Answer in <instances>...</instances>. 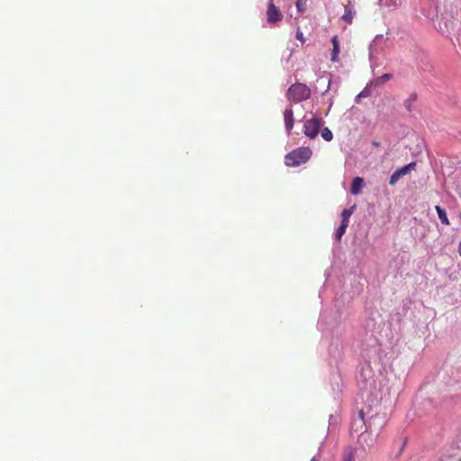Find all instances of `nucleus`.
<instances>
[{
  "mask_svg": "<svg viewBox=\"0 0 461 461\" xmlns=\"http://www.w3.org/2000/svg\"><path fill=\"white\" fill-rule=\"evenodd\" d=\"M296 39L300 41L301 42H304L303 34L300 30H297L296 32Z\"/></svg>",
  "mask_w": 461,
  "mask_h": 461,
  "instance_id": "aec40b11",
  "label": "nucleus"
},
{
  "mask_svg": "<svg viewBox=\"0 0 461 461\" xmlns=\"http://www.w3.org/2000/svg\"><path fill=\"white\" fill-rule=\"evenodd\" d=\"M355 208V206H353L352 208L350 209H344L342 211V213H341V217H342V221L341 223L342 224H347L348 226V221H349V218L350 216L352 215L353 213V209Z\"/></svg>",
  "mask_w": 461,
  "mask_h": 461,
  "instance_id": "ddd939ff",
  "label": "nucleus"
},
{
  "mask_svg": "<svg viewBox=\"0 0 461 461\" xmlns=\"http://www.w3.org/2000/svg\"><path fill=\"white\" fill-rule=\"evenodd\" d=\"M324 122L321 118L313 117L304 122L303 132L310 139H315Z\"/></svg>",
  "mask_w": 461,
  "mask_h": 461,
  "instance_id": "7ed1b4c3",
  "label": "nucleus"
},
{
  "mask_svg": "<svg viewBox=\"0 0 461 461\" xmlns=\"http://www.w3.org/2000/svg\"><path fill=\"white\" fill-rule=\"evenodd\" d=\"M376 441V437L372 434V431H368L367 428L358 437V443L364 447H372Z\"/></svg>",
  "mask_w": 461,
  "mask_h": 461,
  "instance_id": "423d86ee",
  "label": "nucleus"
},
{
  "mask_svg": "<svg viewBox=\"0 0 461 461\" xmlns=\"http://www.w3.org/2000/svg\"><path fill=\"white\" fill-rule=\"evenodd\" d=\"M283 18V14L280 9L275 5L273 0H270L267 5V21L269 23H276L281 21Z\"/></svg>",
  "mask_w": 461,
  "mask_h": 461,
  "instance_id": "39448f33",
  "label": "nucleus"
},
{
  "mask_svg": "<svg viewBox=\"0 0 461 461\" xmlns=\"http://www.w3.org/2000/svg\"><path fill=\"white\" fill-rule=\"evenodd\" d=\"M416 167V162H411L404 167L398 168L395 170L392 176H390L389 184L391 185H394L401 177L409 174L411 171L414 170Z\"/></svg>",
  "mask_w": 461,
  "mask_h": 461,
  "instance_id": "20e7f679",
  "label": "nucleus"
},
{
  "mask_svg": "<svg viewBox=\"0 0 461 461\" xmlns=\"http://www.w3.org/2000/svg\"><path fill=\"white\" fill-rule=\"evenodd\" d=\"M341 461H356V449L348 447L343 450Z\"/></svg>",
  "mask_w": 461,
  "mask_h": 461,
  "instance_id": "9b49d317",
  "label": "nucleus"
},
{
  "mask_svg": "<svg viewBox=\"0 0 461 461\" xmlns=\"http://www.w3.org/2000/svg\"><path fill=\"white\" fill-rule=\"evenodd\" d=\"M391 78H392V75L385 73V74L382 75L380 77H378L376 79V81L378 83H384V82H385V81H387V80H389Z\"/></svg>",
  "mask_w": 461,
  "mask_h": 461,
  "instance_id": "a211bd4d",
  "label": "nucleus"
},
{
  "mask_svg": "<svg viewBox=\"0 0 461 461\" xmlns=\"http://www.w3.org/2000/svg\"><path fill=\"white\" fill-rule=\"evenodd\" d=\"M364 180L362 177L357 176L353 179L350 192L352 194H358L363 187Z\"/></svg>",
  "mask_w": 461,
  "mask_h": 461,
  "instance_id": "9d476101",
  "label": "nucleus"
},
{
  "mask_svg": "<svg viewBox=\"0 0 461 461\" xmlns=\"http://www.w3.org/2000/svg\"><path fill=\"white\" fill-rule=\"evenodd\" d=\"M415 99H416V95H411V98H410L409 100H407V101L405 102V106H406V108H407V110H408V111H411V103H412V101H414Z\"/></svg>",
  "mask_w": 461,
  "mask_h": 461,
  "instance_id": "6ab92c4d",
  "label": "nucleus"
},
{
  "mask_svg": "<svg viewBox=\"0 0 461 461\" xmlns=\"http://www.w3.org/2000/svg\"><path fill=\"white\" fill-rule=\"evenodd\" d=\"M373 145L375 147H378L380 145V143L378 141H373Z\"/></svg>",
  "mask_w": 461,
  "mask_h": 461,
  "instance_id": "4be33fe9",
  "label": "nucleus"
},
{
  "mask_svg": "<svg viewBox=\"0 0 461 461\" xmlns=\"http://www.w3.org/2000/svg\"><path fill=\"white\" fill-rule=\"evenodd\" d=\"M345 12L342 15L341 19L346 22L348 24H351L353 23L354 16L356 14V11L350 4L345 5L344 6Z\"/></svg>",
  "mask_w": 461,
  "mask_h": 461,
  "instance_id": "6e6552de",
  "label": "nucleus"
},
{
  "mask_svg": "<svg viewBox=\"0 0 461 461\" xmlns=\"http://www.w3.org/2000/svg\"><path fill=\"white\" fill-rule=\"evenodd\" d=\"M435 209L441 222L443 224L449 225V221L446 210L440 207L439 205H436Z\"/></svg>",
  "mask_w": 461,
  "mask_h": 461,
  "instance_id": "f8f14e48",
  "label": "nucleus"
},
{
  "mask_svg": "<svg viewBox=\"0 0 461 461\" xmlns=\"http://www.w3.org/2000/svg\"><path fill=\"white\" fill-rule=\"evenodd\" d=\"M321 137L326 141H330L333 139V133L329 128L325 127L324 129L321 130Z\"/></svg>",
  "mask_w": 461,
  "mask_h": 461,
  "instance_id": "dca6fc26",
  "label": "nucleus"
},
{
  "mask_svg": "<svg viewBox=\"0 0 461 461\" xmlns=\"http://www.w3.org/2000/svg\"><path fill=\"white\" fill-rule=\"evenodd\" d=\"M358 416H359V420H356L354 423H353V426H352V430H355V431H357V429H354L355 426H357V424H359L360 428L362 429L365 425V421H364V411L361 410L358 413Z\"/></svg>",
  "mask_w": 461,
  "mask_h": 461,
  "instance_id": "2eb2a0df",
  "label": "nucleus"
},
{
  "mask_svg": "<svg viewBox=\"0 0 461 461\" xmlns=\"http://www.w3.org/2000/svg\"><path fill=\"white\" fill-rule=\"evenodd\" d=\"M312 151L308 147H301L289 152L285 157V164L287 167H298L307 162L312 157Z\"/></svg>",
  "mask_w": 461,
  "mask_h": 461,
  "instance_id": "f257e3e1",
  "label": "nucleus"
},
{
  "mask_svg": "<svg viewBox=\"0 0 461 461\" xmlns=\"http://www.w3.org/2000/svg\"><path fill=\"white\" fill-rule=\"evenodd\" d=\"M311 461H318L317 459L315 458H312Z\"/></svg>",
  "mask_w": 461,
  "mask_h": 461,
  "instance_id": "5701e85b",
  "label": "nucleus"
},
{
  "mask_svg": "<svg viewBox=\"0 0 461 461\" xmlns=\"http://www.w3.org/2000/svg\"><path fill=\"white\" fill-rule=\"evenodd\" d=\"M307 0H297L296 8L298 12L303 13L306 10Z\"/></svg>",
  "mask_w": 461,
  "mask_h": 461,
  "instance_id": "f3484780",
  "label": "nucleus"
},
{
  "mask_svg": "<svg viewBox=\"0 0 461 461\" xmlns=\"http://www.w3.org/2000/svg\"><path fill=\"white\" fill-rule=\"evenodd\" d=\"M438 30L442 32V33H445L447 32H448V25L447 23H445L444 27L441 26V24L439 23L438 24Z\"/></svg>",
  "mask_w": 461,
  "mask_h": 461,
  "instance_id": "412c9836",
  "label": "nucleus"
},
{
  "mask_svg": "<svg viewBox=\"0 0 461 461\" xmlns=\"http://www.w3.org/2000/svg\"><path fill=\"white\" fill-rule=\"evenodd\" d=\"M348 228V225L347 224H340V226L336 230V239L338 240V241H339L342 238V236L345 234L346 232V230Z\"/></svg>",
  "mask_w": 461,
  "mask_h": 461,
  "instance_id": "4468645a",
  "label": "nucleus"
},
{
  "mask_svg": "<svg viewBox=\"0 0 461 461\" xmlns=\"http://www.w3.org/2000/svg\"><path fill=\"white\" fill-rule=\"evenodd\" d=\"M331 44H332V50H331L330 60L332 62H338L339 61V37L337 35H334L331 38Z\"/></svg>",
  "mask_w": 461,
  "mask_h": 461,
  "instance_id": "1a4fd4ad",
  "label": "nucleus"
},
{
  "mask_svg": "<svg viewBox=\"0 0 461 461\" xmlns=\"http://www.w3.org/2000/svg\"><path fill=\"white\" fill-rule=\"evenodd\" d=\"M284 121H285V130H286V132L288 134L291 133L293 128H294V112H293V109L290 107V108H286L284 112Z\"/></svg>",
  "mask_w": 461,
  "mask_h": 461,
  "instance_id": "0eeeda50",
  "label": "nucleus"
},
{
  "mask_svg": "<svg viewBox=\"0 0 461 461\" xmlns=\"http://www.w3.org/2000/svg\"><path fill=\"white\" fill-rule=\"evenodd\" d=\"M311 97V89L303 83L293 84L286 92V98L294 103H301Z\"/></svg>",
  "mask_w": 461,
  "mask_h": 461,
  "instance_id": "f03ea898",
  "label": "nucleus"
}]
</instances>
